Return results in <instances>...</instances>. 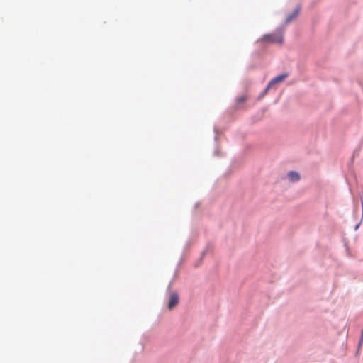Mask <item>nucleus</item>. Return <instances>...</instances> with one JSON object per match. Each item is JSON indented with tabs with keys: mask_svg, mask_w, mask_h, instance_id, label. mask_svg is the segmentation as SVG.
Wrapping results in <instances>:
<instances>
[{
	"mask_svg": "<svg viewBox=\"0 0 363 363\" xmlns=\"http://www.w3.org/2000/svg\"><path fill=\"white\" fill-rule=\"evenodd\" d=\"M262 39L269 43L281 44L283 42V31L279 30L274 33L265 35Z\"/></svg>",
	"mask_w": 363,
	"mask_h": 363,
	"instance_id": "f257e3e1",
	"label": "nucleus"
},
{
	"mask_svg": "<svg viewBox=\"0 0 363 363\" xmlns=\"http://www.w3.org/2000/svg\"><path fill=\"white\" fill-rule=\"evenodd\" d=\"M288 77V74H282L276 77L273 78L267 84V87L264 91V94L267 93V91L271 89L275 84L283 82Z\"/></svg>",
	"mask_w": 363,
	"mask_h": 363,
	"instance_id": "f03ea898",
	"label": "nucleus"
},
{
	"mask_svg": "<svg viewBox=\"0 0 363 363\" xmlns=\"http://www.w3.org/2000/svg\"><path fill=\"white\" fill-rule=\"evenodd\" d=\"M179 303V296L174 292H172L169 295V299L168 303L169 309H172Z\"/></svg>",
	"mask_w": 363,
	"mask_h": 363,
	"instance_id": "7ed1b4c3",
	"label": "nucleus"
},
{
	"mask_svg": "<svg viewBox=\"0 0 363 363\" xmlns=\"http://www.w3.org/2000/svg\"><path fill=\"white\" fill-rule=\"evenodd\" d=\"M288 177L292 182H298L300 179V175L298 172L291 171L288 173Z\"/></svg>",
	"mask_w": 363,
	"mask_h": 363,
	"instance_id": "20e7f679",
	"label": "nucleus"
},
{
	"mask_svg": "<svg viewBox=\"0 0 363 363\" xmlns=\"http://www.w3.org/2000/svg\"><path fill=\"white\" fill-rule=\"evenodd\" d=\"M298 10L296 9V11H294V12L292 14L287 16V18L286 19V23H288L289 22H291L293 19H294L298 16Z\"/></svg>",
	"mask_w": 363,
	"mask_h": 363,
	"instance_id": "39448f33",
	"label": "nucleus"
},
{
	"mask_svg": "<svg viewBox=\"0 0 363 363\" xmlns=\"http://www.w3.org/2000/svg\"><path fill=\"white\" fill-rule=\"evenodd\" d=\"M247 99V95H242V96H240L239 97L237 98V102L238 104H243L246 101V100Z\"/></svg>",
	"mask_w": 363,
	"mask_h": 363,
	"instance_id": "423d86ee",
	"label": "nucleus"
},
{
	"mask_svg": "<svg viewBox=\"0 0 363 363\" xmlns=\"http://www.w3.org/2000/svg\"><path fill=\"white\" fill-rule=\"evenodd\" d=\"M362 343H363V328H362V334H361V337H360V340H359V345H361Z\"/></svg>",
	"mask_w": 363,
	"mask_h": 363,
	"instance_id": "0eeeda50",
	"label": "nucleus"
}]
</instances>
